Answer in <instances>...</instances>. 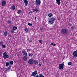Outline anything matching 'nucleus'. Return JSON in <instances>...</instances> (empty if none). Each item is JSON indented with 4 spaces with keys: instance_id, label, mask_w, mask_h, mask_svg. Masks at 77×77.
Here are the masks:
<instances>
[{
    "instance_id": "c85d7f7f",
    "label": "nucleus",
    "mask_w": 77,
    "mask_h": 77,
    "mask_svg": "<svg viewBox=\"0 0 77 77\" xmlns=\"http://www.w3.org/2000/svg\"><path fill=\"white\" fill-rule=\"evenodd\" d=\"M72 64V63H71V62H69L68 63V64L69 65H71Z\"/></svg>"
},
{
    "instance_id": "79ce46f5",
    "label": "nucleus",
    "mask_w": 77,
    "mask_h": 77,
    "mask_svg": "<svg viewBox=\"0 0 77 77\" xmlns=\"http://www.w3.org/2000/svg\"><path fill=\"white\" fill-rule=\"evenodd\" d=\"M54 44L53 43H51V45H53V44Z\"/></svg>"
},
{
    "instance_id": "473e14b6",
    "label": "nucleus",
    "mask_w": 77,
    "mask_h": 77,
    "mask_svg": "<svg viewBox=\"0 0 77 77\" xmlns=\"http://www.w3.org/2000/svg\"><path fill=\"white\" fill-rule=\"evenodd\" d=\"M39 42H40V43H42V41L41 40H39Z\"/></svg>"
},
{
    "instance_id": "4468645a",
    "label": "nucleus",
    "mask_w": 77,
    "mask_h": 77,
    "mask_svg": "<svg viewBox=\"0 0 77 77\" xmlns=\"http://www.w3.org/2000/svg\"><path fill=\"white\" fill-rule=\"evenodd\" d=\"M56 3L58 5H60V0H56Z\"/></svg>"
},
{
    "instance_id": "2f4dec72",
    "label": "nucleus",
    "mask_w": 77,
    "mask_h": 77,
    "mask_svg": "<svg viewBox=\"0 0 77 77\" xmlns=\"http://www.w3.org/2000/svg\"><path fill=\"white\" fill-rule=\"evenodd\" d=\"M0 55H1V56L2 55V51L1 50H0Z\"/></svg>"
},
{
    "instance_id": "2eb2a0df",
    "label": "nucleus",
    "mask_w": 77,
    "mask_h": 77,
    "mask_svg": "<svg viewBox=\"0 0 77 77\" xmlns=\"http://www.w3.org/2000/svg\"><path fill=\"white\" fill-rule=\"evenodd\" d=\"M12 22L9 20H8L7 21V23L8 24H11Z\"/></svg>"
},
{
    "instance_id": "b1692460",
    "label": "nucleus",
    "mask_w": 77,
    "mask_h": 77,
    "mask_svg": "<svg viewBox=\"0 0 77 77\" xmlns=\"http://www.w3.org/2000/svg\"><path fill=\"white\" fill-rule=\"evenodd\" d=\"M29 56H30L31 57H32L33 56V54L32 53H29Z\"/></svg>"
},
{
    "instance_id": "f8f14e48",
    "label": "nucleus",
    "mask_w": 77,
    "mask_h": 77,
    "mask_svg": "<svg viewBox=\"0 0 77 77\" xmlns=\"http://www.w3.org/2000/svg\"><path fill=\"white\" fill-rule=\"evenodd\" d=\"M32 10L33 11V12H37L39 11V10L37 8H35L34 9H32Z\"/></svg>"
},
{
    "instance_id": "393cba45",
    "label": "nucleus",
    "mask_w": 77,
    "mask_h": 77,
    "mask_svg": "<svg viewBox=\"0 0 77 77\" xmlns=\"http://www.w3.org/2000/svg\"><path fill=\"white\" fill-rule=\"evenodd\" d=\"M7 33H8V32L7 31L5 32H4V35L5 36H7Z\"/></svg>"
},
{
    "instance_id": "9b49d317",
    "label": "nucleus",
    "mask_w": 77,
    "mask_h": 77,
    "mask_svg": "<svg viewBox=\"0 0 77 77\" xmlns=\"http://www.w3.org/2000/svg\"><path fill=\"white\" fill-rule=\"evenodd\" d=\"M11 69V66H9L8 68H6V70L8 72L10 71Z\"/></svg>"
},
{
    "instance_id": "5701e85b",
    "label": "nucleus",
    "mask_w": 77,
    "mask_h": 77,
    "mask_svg": "<svg viewBox=\"0 0 77 77\" xmlns=\"http://www.w3.org/2000/svg\"><path fill=\"white\" fill-rule=\"evenodd\" d=\"M52 15H53V14H52V13H50L48 15V16L49 17H51Z\"/></svg>"
},
{
    "instance_id": "423d86ee",
    "label": "nucleus",
    "mask_w": 77,
    "mask_h": 77,
    "mask_svg": "<svg viewBox=\"0 0 77 77\" xmlns=\"http://www.w3.org/2000/svg\"><path fill=\"white\" fill-rule=\"evenodd\" d=\"M37 74H38V71L37 70H35L34 72L32 73L31 76L32 77V76H34L35 77Z\"/></svg>"
},
{
    "instance_id": "f03ea898",
    "label": "nucleus",
    "mask_w": 77,
    "mask_h": 77,
    "mask_svg": "<svg viewBox=\"0 0 77 77\" xmlns=\"http://www.w3.org/2000/svg\"><path fill=\"white\" fill-rule=\"evenodd\" d=\"M3 56L4 59H8V58L9 57V56L8 55V54L6 52L4 53Z\"/></svg>"
},
{
    "instance_id": "6ab92c4d",
    "label": "nucleus",
    "mask_w": 77,
    "mask_h": 77,
    "mask_svg": "<svg viewBox=\"0 0 77 77\" xmlns=\"http://www.w3.org/2000/svg\"><path fill=\"white\" fill-rule=\"evenodd\" d=\"M21 13V11L20 10H19L17 11V14H20Z\"/></svg>"
},
{
    "instance_id": "cd10ccee",
    "label": "nucleus",
    "mask_w": 77,
    "mask_h": 77,
    "mask_svg": "<svg viewBox=\"0 0 77 77\" xmlns=\"http://www.w3.org/2000/svg\"><path fill=\"white\" fill-rule=\"evenodd\" d=\"M2 46V48H6V45H3Z\"/></svg>"
},
{
    "instance_id": "ddd939ff",
    "label": "nucleus",
    "mask_w": 77,
    "mask_h": 77,
    "mask_svg": "<svg viewBox=\"0 0 77 77\" xmlns=\"http://www.w3.org/2000/svg\"><path fill=\"white\" fill-rule=\"evenodd\" d=\"M15 9V6L13 5L10 7V9L12 10H14Z\"/></svg>"
},
{
    "instance_id": "1a4fd4ad",
    "label": "nucleus",
    "mask_w": 77,
    "mask_h": 77,
    "mask_svg": "<svg viewBox=\"0 0 77 77\" xmlns=\"http://www.w3.org/2000/svg\"><path fill=\"white\" fill-rule=\"evenodd\" d=\"M73 55L74 57H77V50L73 52Z\"/></svg>"
},
{
    "instance_id": "a19ab883",
    "label": "nucleus",
    "mask_w": 77,
    "mask_h": 77,
    "mask_svg": "<svg viewBox=\"0 0 77 77\" xmlns=\"http://www.w3.org/2000/svg\"><path fill=\"white\" fill-rule=\"evenodd\" d=\"M29 13L30 14H32V11H30L29 12Z\"/></svg>"
},
{
    "instance_id": "7c9ffc66",
    "label": "nucleus",
    "mask_w": 77,
    "mask_h": 77,
    "mask_svg": "<svg viewBox=\"0 0 77 77\" xmlns=\"http://www.w3.org/2000/svg\"><path fill=\"white\" fill-rule=\"evenodd\" d=\"M24 30L26 32H29V29H25Z\"/></svg>"
},
{
    "instance_id": "de8ad7c7",
    "label": "nucleus",
    "mask_w": 77,
    "mask_h": 77,
    "mask_svg": "<svg viewBox=\"0 0 77 77\" xmlns=\"http://www.w3.org/2000/svg\"><path fill=\"white\" fill-rule=\"evenodd\" d=\"M27 28H25V29H26Z\"/></svg>"
},
{
    "instance_id": "a18cd8bd",
    "label": "nucleus",
    "mask_w": 77,
    "mask_h": 77,
    "mask_svg": "<svg viewBox=\"0 0 77 77\" xmlns=\"http://www.w3.org/2000/svg\"><path fill=\"white\" fill-rule=\"evenodd\" d=\"M1 56H2V55H1L0 54V57H1Z\"/></svg>"
},
{
    "instance_id": "e433bc0d",
    "label": "nucleus",
    "mask_w": 77,
    "mask_h": 77,
    "mask_svg": "<svg viewBox=\"0 0 77 77\" xmlns=\"http://www.w3.org/2000/svg\"><path fill=\"white\" fill-rule=\"evenodd\" d=\"M22 53H25V51H22Z\"/></svg>"
},
{
    "instance_id": "bb28decb",
    "label": "nucleus",
    "mask_w": 77,
    "mask_h": 77,
    "mask_svg": "<svg viewBox=\"0 0 77 77\" xmlns=\"http://www.w3.org/2000/svg\"><path fill=\"white\" fill-rule=\"evenodd\" d=\"M28 25H29V26H32V24L31 23H28Z\"/></svg>"
},
{
    "instance_id": "c756f323",
    "label": "nucleus",
    "mask_w": 77,
    "mask_h": 77,
    "mask_svg": "<svg viewBox=\"0 0 77 77\" xmlns=\"http://www.w3.org/2000/svg\"><path fill=\"white\" fill-rule=\"evenodd\" d=\"M13 29H17V27L15 26H14L13 27Z\"/></svg>"
},
{
    "instance_id": "412c9836",
    "label": "nucleus",
    "mask_w": 77,
    "mask_h": 77,
    "mask_svg": "<svg viewBox=\"0 0 77 77\" xmlns=\"http://www.w3.org/2000/svg\"><path fill=\"white\" fill-rule=\"evenodd\" d=\"M15 29H12L11 31V33L13 34L14 32V30H15Z\"/></svg>"
},
{
    "instance_id": "39448f33",
    "label": "nucleus",
    "mask_w": 77,
    "mask_h": 77,
    "mask_svg": "<svg viewBox=\"0 0 77 77\" xmlns=\"http://www.w3.org/2000/svg\"><path fill=\"white\" fill-rule=\"evenodd\" d=\"M41 0H36L35 1V5H41Z\"/></svg>"
},
{
    "instance_id": "58836bf2",
    "label": "nucleus",
    "mask_w": 77,
    "mask_h": 77,
    "mask_svg": "<svg viewBox=\"0 0 77 77\" xmlns=\"http://www.w3.org/2000/svg\"><path fill=\"white\" fill-rule=\"evenodd\" d=\"M38 65H39V66H41V65H42V63L39 64Z\"/></svg>"
},
{
    "instance_id": "9d476101",
    "label": "nucleus",
    "mask_w": 77,
    "mask_h": 77,
    "mask_svg": "<svg viewBox=\"0 0 77 77\" xmlns=\"http://www.w3.org/2000/svg\"><path fill=\"white\" fill-rule=\"evenodd\" d=\"M23 2L25 3V6H27L28 2V1H27V0H23Z\"/></svg>"
},
{
    "instance_id": "37998d69",
    "label": "nucleus",
    "mask_w": 77,
    "mask_h": 77,
    "mask_svg": "<svg viewBox=\"0 0 77 77\" xmlns=\"http://www.w3.org/2000/svg\"><path fill=\"white\" fill-rule=\"evenodd\" d=\"M35 20H36V17H35Z\"/></svg>"
},
{
    "instance_id": "4be33fe9",
    "label": "nucleus",
    "mask_w": 77,
    "mask_h": 77,
    "mask_svg": "<svg viewBox=\"0 0 77 77\" xmlns=\"http://www.w3.org/2000/svg\"><path fill=\"white\" fill-rule=\"evenodd\" d=\"M9 65H10L9 64V62L6 63V66H8Z\"/></svg>"
},
{
    "instance_id": "4c0bfd02",
    "label": "nucleus",
    "mask_w": 77,
    "mask_h": 77,
    "mask_svg": "<svg viewBox=\"0 0 77 77\" xmlns=\"http://www.w3.org/2000/svg\"><path fill=\"white\" fill-rule=\"evenodd\" d=\"M29 42H32V40H30L29 41Z\"/></svg>"
},
{
    "instance_id": "7ed1b4c3",
    "label": "nucleus",
    "mask_w": 77,
    "mask_h": 77,
    "mask_svg": "<svg viewBox=\"0 0 77 77\" xmlns=\"http://www.w3.org/2000/svg\"><path fill=\"white\" fill-rule=\"evenodd\" d=\"M61 32L63 35H65L68 33V30L66 29H62L61 30Z\"/></svg>"
},
{
    "instance_id": "49530a36",
    "label": "nucleus",
    "mask_w": 77,
    "mask_h": 77,
    "mask_svg": "<svg viewBox=\"0 0 77 77\" xmlns=\"http://www.w3.org/2000/svg\"><path fill=\"white\" fill-rule=\"evenodd\" d=\"M40 30H41V31H42V29H40Z\"/></svg>"
},
{
    "instance_id": "f3484780",
    "label": "nucleus",
    "mask_w": 77,
    "mask_h": 77,
    "mask_svg": "<svg viewBox=\"0 0 77 77\" xmlns=\"http://www.w3.org/2000/svg\"><path fill=\"white\" fill-rule=\"evenodd\" d=\"M34 63L35 64V65H38V63H39V62H38V61L35 60L34 61Z\"/></svg>"
},
{
    "instance_id": "aec40b11",
    "label": "nucleus",
    "mask_w": 77,
    "mask_h": 77,
    "mask_svg": "<svg viewBox=\"0 0 77 77\" xmlns=\"http://www.w3.org/2000/svg\"><path fill=\"white\" fill-rule=\"evenodd\" d=\"M3 45V42H0V47H1V46H2V45Z\"/></svg>"
},
{
    "instance_id": "dca6fc26",
    "label": "nucleus",
    "mask_w": 77,
    "mask_h": 77,
    "mask_svg": "<svg viewBox=\"0 0 77 77\" xmlns=\"http://www.w3.org/2000/svg\"><path fill=\"white\" fill-rule=\"evenodd\" d=\"M23 59L24 60H25V61H26V60H27V58L26 57L24 56L23 57Z\"/></svg>"
},
{
    "instance_id": "c03bdc74",
    "label": "nucleus",
    "mask_w": 77,
    "mask_h": 77,
    "mask_svg": "<svg viewBox=\"0 0 77 77\" xmlns=\"http://www.w3.org/2000/svg\"><path fill=\"white\" fill-rule=\"evenodd\" d=\"M35 27V26H32V27Z\"/></svg>"
},
{
    "instance_id": "6e6552de",
    "label": "nucleus",
    "mask_w": 77,
    "mask_h": 77,
    "mask_svg": "<svg viewBox=\"0 0 77 77\" xmlns=\"http://www.w3.org/2000/svg\"><path fill=\"white\" fill-rule=\"evenodd\" d=\"M6 4V2L5 1H3L2 3V6H5Z\"/></svg>"
},
{
    "instance_id": "a211bd4d",
    "label": "nucleus",
    "mask_w": 77,
    "mask_h": 77,
    "mask_svg": "<svg viewBox=\"0 0 77 77\" xmlns=\"http://www.w3.org/2000/svg\"><path fill=\"white\" fill-rule=\"evenodd\" d=\"M9 63H10V65H12L14 63V61H11Z\"/></svg>"
},
{
    "instance_id": "20e7f679",
    "label": "nucleus",
    "mask_w": 77,
    "mask_h": 77,
    "mask_svg": "<svg viewBox=\"0 0 77 77\" xmlns=\"http://www.w3.org/2000/svg\"><path fill=\"white\" fill-rule=\"evenodd\" d=\"M64 63H65V62H63L61 64H59V69H63V66H64Z\"/></svg>"
},
{
    "instance_id": "72a5a7b5",
    "label": "nucleus",
    "mask_w": 77,
    "mask_h": 77,
    "mask_svg": "<svg viewBox=\"0 0 77 77\" xmlns=\"http://www.w3.org/2000/svg\"><path fill=\"white\" fill-rule=\"evenodd\" d=\"M30 50H31L30 49H28L27 50V51H30Z\"/></svg>"
},
{
    "instance_id": "a878e982",
    "label": "nucleus",
    "mask_w": 77,
    "mask_h": 77,
    "mask_svg": "<svg viewBox=\"0 0 77 77\" xmlns=\"http://www.w3.org/2000/svg\"><path fill=\"white\" fill-rule=\"evenodd\" d=\"M23 56H24V55H25V56H26V57H27V54L26 53H24L23 54Z\"/></svg>"
},
{
    "instance_id": "f704fd0d",
    "label": "nucleus",
    "mask_w": 77,
    "mask_h": 77,
    "mask_svg": "<svg viewBox=\"0 0 77 77\" xmlns=\"http://www.w3.org/2000/svg\"><path fill=\"white\" fill-rule=\"evenodd\" d=\"M68 25H69V26H70V27H71L72 26V24H71V23H69L68 24Z\"/></svg>"
},
{
    "instance_id": "ea45409f",
    "label": "nucleus",
    "mask_w": 77,
    "mask_h": 77,
    "mask_svg": "<svg viewBox=\"0 0 77 77\" xmlns=\"http://www.w3.org/2000/svg\"><path fill=\"white\" fill-rule=\"evenodd\" d=\"M56 44H53V46H56Z\"/></svg>"
},
{
    "instance_id": "0eeeda50",
    "label": "nucleus",
    "mask_w": 77,
    "mask_h": 77,
    "mask_svg": "<svg viewBox=\"0 0 77 77\" xmlns=\"http://www.w3.org/2000/svg\"><path fill=\"white\" fill-rule=\"evenodd\" d=\"M34 62V60L32 59H30L28 61L29 64H30V65H32V64H33Z\"/></svg>"
},
{
    "instance_id": "f257e3e1",
    "label": "nucleus",
    "mask_w": 77,
    "mask_h": 77,
    "mask_svg": "<svg viewBox=\"0 0 77 77\" xmlns=\"http://www.w3.org/2000/svg\"><path fill=\"white\" fill-rule=\"evenodd\" d=\"M56 20V18L53 17H51L48 20V22L49 23L51 24H53L54 23V21Z\"/></svg>"
},
{
    "instance_id": "c9c22d12",
    "label": "nucleus",
    "mask_w": 77,
    "mask_h": 77,
    "mask_svg": "<svg viewBox=\"0 0 77 77\" xmlns=\"http://www.w3.org/2000/svg\"><path fill=\"white\" fill-rule=\"evenodd\" d=\"M71 29H74V27H73V26H72L71 27Z\"/></svg>"
}]
</instances>
